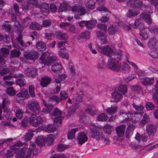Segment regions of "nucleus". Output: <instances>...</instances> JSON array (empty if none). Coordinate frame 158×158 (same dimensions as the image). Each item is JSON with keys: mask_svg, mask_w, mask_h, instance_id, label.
Masks as SVG:
<instances>
[{"mask_svg": "<svg viewBox=\"0 0 158 158\" xmlns=\"http://www.w3.org/2000/svg\"><path fill=\"white\" fill-rule=\"evenodd\" d=\"M148 46L150 48L157 47H158L156 39L153 38L150 39L148 43Z\"/></svg>", "mask_w": 158, "mask_h": 158, "instance_id": "38", "label": "nucleus"}, {"mask_svg": "<svg viewBox=\"0 0 158 158\" xmlns=\"http://www.w3.org/2000/svg\"><path fill=\"white\" fill-rule=\"evenodd\" d=\"M118 90L119 91L122 93L123 94L125 95L127 92V87L125 85L120 84L118 88Z\"/></svg>", "mask_w": 158, "mask_h": 158, "instance_id": "44", "label": "nucleus"}, {"mask_svg": "<svg viewBox=\"0 0 158 158\" xmlns=\"http://www.w3.org/2000/svg\"><path fill=\"white\" fill-rule=\"evenodd\" d=\"M113 130V126L108 124H106L103 127V130L105 133L110 135Z\"/></svg>", "mask_w": 158, "mask_h": 158, "instance_id": "32", "label": "nucleus"}, {"mask_svg": "<svg viewBox=\"0 0 158 158\" xmlns=\"http://www.w3.org/2000/svg\"><path fill=\"white\" fill-rule=\"evenodd\" d=\"M154 79L153 78L146 77L142 79L141 81V83L145 86L150 85H152L154 82Z\"/></svg>", "mask_w": 158, "mask_h": 158, "instance_id": "22", "label": "nucleus"}, {"mask_svg": "<svg viewBox=\"0 0 158 158\" xmlns=\"http://www.w3.org/2000/svg\"><path fill=\"white\" fill-rule=\"evenodd\" d=\"M56 130V127L53 125H49L47 126L45 128L46 132L48 133L53 132Z\"/></svg>", "mask_w": 158, "mask_h": 158, "instance_id": "54", "label": "nucleus"}, {"mask_svg": "<svg viewBox=\"0 0 158 158\" xmlns=\"http://www.w3.org/2000/svg\"><path fill=\"white\" fill-rule=\"evenodd\" d=\"M43 119H31L30 123L32 124L33 126L37 127L43 122Z\"/></svg>", "mask_w": 158, "mask_h": 158, "instance_id": "35", "label": "nucleus"}, {"mask_svg": "<svg viewBox=\"0 0 158 158\" xmlns=\"http://www.w3.org/2000/svg\"><path fill=\"white\" fill-rule=\"evenodd\" d=\"M97 36L100 40L101 44H103L106 42V36L105 34L100 31H98L97 32Z\"/></svg>", "mask_w": 158, "mask_h": 158, "instance_id": "15", "label": "nucleus"}, {"mask_svg": "<svg viewBox=\"0 0 158 158\" xmlns=\"http://www.w3.org/2000/svg\"><path fill=\"white\" fill-rule=\"evenodd\" d=\"M14 28L15 30L17 31L20 34L22 33L23 30V26L20 24L19 22H16L15 23Z\"/></svg>", "mask_w": 158, "mask_h": 158, "instance_id": "37", "label": "nucleus"}, {"mask_svg": "<svg viewBox=\"0 0 158 158\" xmlns=\"http://www.w3.org/2000/svg\"><path fill=\"white\" fill-rule=\"evenodd\" d=\"M122 70L124 73H128L130 71L131 69L129 65L127 64H125L123 66Z\"/></svg>", "mask_w": 158, "mask_h": 158, "instance_id": "62", "label": "nucleus"}, {"mask_svg": "<svg viewBox=\"0 0 158 158\" xmlns=\"http://www.w3.org/2000/svg\"><path fill=\"white\" fill-rule=\"evenodd\" d=\"M29 109L32 111L36 114L40 111V107L39 103L35 101H30L28 105Z\"/></svg>", "mask_w": 158, "mask_h": 158, "instance_id": "6", "label": "nucleus"}, {"mask_svg": "<svg viewBox=\"0 0 158 158\" xmlns=\"http://www.w3.org/2000/svg\"><path fill=\"white\" fill-rule=\"evenodd\" d=\"M111 94L112 97L117 101H119L122 98V94H119L117 91H114Z\"/></svg>", "mask_w": 158, "mask_h": 158, "instance_id": "40", "label": "nucleus"}, {"mask_svg": "<svg viewBox=\"0 0 158 158\" xmlns=\"http://www.w3.org/2000/svg\"><path fill=\"white\" fill-rule=\"evenodd\" d=\"M97 47L98 52L105 54L109 57H110L113 52L112 49L107 45L104 47H101L98 45Z\"/></svg>", "mask_w": 158, "mask_h": 158, "instance_id": "7", "label": "nucleus"}, {"mask_svg": "<svg viewBox=\"0 0 158 158\" xmlns=\"http://www.w3.org/2000/svg\"><path fill=\"white\" fill-rule=\"evenodd\" d=\"M90 128L91 137L97 141L101 140L105 134L102 132L101 127L100 126L92 124L91 125Z\"/></svg>", "mask_w": 158, "mask_h": 158, "instance_id": "1", "label": "nucleus"}, {"mask_svg": "<svg viewBox=\"0 0 158 158\" xmlns=\"http://www.w3.org/2000/svg\"><path fill=\"white\" fill-rule=\"evenodd\" d=\"M131 147L134 149H138L140 148V146L139 145V142L138 141H134L131 143Z\"/></svg>", "mask_w": 158, "mask_h": 158, "instance_id": "59", "label": "nucleus"}, {"mask_svg": "<svg viewBox=\"0 0 158 158\" xmlns=\"http://www.w3.org/2000/svg\"><path fill=\"white\" fill-rule=\"evenodd\" d=\"M135 128V126L133 125H129L127 128L125 134L126 137L127 138H129L131 136Z\"/></svg>", "mask_w": 158, "mask_h": 158, "instance_id": "19", "label": "nucleus"}, {"mask_svg": "<svg viewBox=\"0 0 158 158\" xmlns=\"http://www.w3.org/2000/svg\"><path fill=\"white\" fill-rule=\"evenodd\" d=\"M68 4L66 2H63L60 5L58 10V12H62L67 10L68 7Z\"/></svg>", "mask_w": 158, "mask_h": 158, "instance_id": "49", "label": "nucleus"}, {"mask_svg": "<svg viewBox=\"0 0 158 158\" xmlns=\"http://www.w3.org/2000/svg\"><path fill=\"white\" fill-rule=\"evenodd\" d=\"M140 32L139 33V34L142 37L143 39L144 40H146L148 38V35L147 32L145 31L144 28L143 29H141L140 30Z\"/></svg>", "mask_w": 158, "mask_h": 158, "instance_id": "63", "label": "nucleus"}, {"mask_svg": "<svg viewBox=\"0 0 158 158\" xmlns=\"http://www.w3.org/2000/svg\"><path fill=\"white\" fill-rule=\"evenodd\" d=\"M23 145H24V143L23 144L20 142H17L11 147V149L14 151L15 152L17 150H21L22 148H21V147Z\"/></svg>", "mask_w": 158, "mask_h": 158, "instance_id": "45", "label": "nucleus"}, {"mask_svg": "<svg viewBox=\"0 0 158 158\" xmlns=\"http://www.w3.org/2000/svg\"><path fill=\"white\" fill-rule=\"evenodd\" d=\"M16 82L17 85L20 87L26 85V81L24 79L19 78L17 80Z\"/></svg>", "mask_w": 158, "mask_h": 158, "instance_id": "56", "label": "nucleus"}, {"mask_svg": "<svg viewBox=\"0 0 158 158\" xmlns=\"http://www.w3.org/2000/svg\"><path fill=\"white\" fill-rule=\"evenodd\" d=\"M53 107L54 106L52 104H49L43 109L42 111L46 113H49L50 112Z\"/></svg>", "mask_w": 158, "mask_h": 158, "instance_id": "53", "label": "nucleus"}, {"mask_svg": "<svg viewBox=\"0 0 158 158\" xmlns=\"http://www.w3.org/2000/svg\"><path fill=\"white\" fill-rule=\"evenodd\" d=\"M149 54L153 58H155L158 57V47L151 48Z\"/></svg>", "mask_w": 158, "mask_h": 158, "instance_id": "33", "label": "nucleus"}, {"mask_svg": "<svg viewBox=\"0 0 158 158\" xmlns=\"http://www.w3.org/2000/svg\"><path fill=\"white\" fill-rule=\"evenodd\" d=\"M30 28L34 30H40L41 29L42 26L36 22L31 23L30 25Z\"/></svg>", "mask_w": 158, "mask_h": 158, "instance_id": "47", "label": "nucleus"}, {"mask_svg": "<svg viewBox=\"0 0 158 158\" xmlns=\"http://www.w3.org/2000/svg\"><path fill=\"white\" fill-rule=\"evenodd\" d=\"M157 130L155 125L152 124H148L146 126V131L149 137H153Z\"/></svg>", "mask_w": 158, "mask_h": 158, "instance_id": "10", "label": "nucleus"}, {"mask_svg": "<svg viewBox=\"0 0 158 158\" xmlns=\"http://www.w3.org/2000/svg\"><path fill=\"white\" fill-rule=\"evenodd\" d=\"M139 13V12L138 10L130 9L127 11L126 15L128 17L132 18L136 16Z\"/></svg>", "mask_w": 158, "mask_h": 158, "instance_id": "21", "label": "nucleus"}, {"mask_svg": "<svg viewBox=\"0 0 158 158\" xmlns=\"http://www.w3.org/2000/svg\"><path fill=\"white\" fill-rule=\"evenodd\" d=\"M118 29L115 26H111L108 28V31L109 34L110 35H113L118 31Z\"/></svg>", "mask_w": 158, "mask_h": 158, "instance_id": "41", "label": "nucleus"}, {"mask_svg": "<svg viewBox=\"0 0 158 158\" xmlns=\"http://www.w3.org/2000/svg\"><path fill=\"white\" fill-rule=\"evenodd\" d=\"M36 47L40 51L44 50L46 48L45 44L42 42H38L36 44Z\"/></svg>", "mask_w": 158, "mask_h": 158, "instance_id": "46", "label": "nucleus"}, {"mask_svg": "<svg viewBox=\"0 0 158 158\" xmlns=\"http://www.w3.org/2000/svg\"><path fill=\"white\" fill-rule=\"evenodd\" d=\"M23 55L25 58L33 60L37 59L40 56L38 53L34 50H27L24 52Z\"/></svg>", "mask_w": 158, "mask_h": 158, "instance_id": "4", "label": "nucleus"}, {"mask_svg": "<svg viewBox=\"0 0 158 158\" xmlns=\"http://www.w3.org/2000/svg\"><path fill=\"white\" fill-rule=\"evenodd\" d=\"M62 69L61 65L59 63L56 62L53 64L51 68L52 70L55 73L59 74Z\"/></svg>", "mask_w": 158, "mask_h": 158, "instance_id": "16", "label": "nucleus"}, {"mask_svg": "<svg viewBox=\"0 0 158 158\" xmlns=\"http://www.w3.org/2000/svg\"><path fill=\"white\" fill-rule=\"evenodd\" d=\"M140 18L143 19L144 21L148 24H150L152 23V20L150 15L149 14L146 13H143L140 15Z\"/></svg>", "mask_w": 158, "mask_h": 158, "instance_id": "18", "label": "nucleus"}, {"mask_svg": "<svg viewBox=\"0 0 158 158\" xmlns=\"http://www.w3.org/2000/svg\"><path fill=\"white\" fill-rule=\"evenodd\" d=\"M44 139L43 137L38 136L35 140V143L37 145L41 146L44 143Z\"/></svg>", "mask_w": 158, "mask_h": 158, "instance_id": "55", "label": "nucleus"}, {"mask_svg": "<svg viewBox=\"0 0 158 158\" xmlns=\"http://www.w3.org/2000/svg\"><path fill=\"white\" fill-rule=\"evenodd\" d=\"M51 79L50 77H45L42 78L40 84L43 87H46L49 84Z\"/></svg>", "mask_w": 158, "mask_h": 158, "instance_id": "28", "label": "nucleus"}, {"mask_svg": "<svg viewBox=\"0 0 158 158\" xmlns=\"http://www.w3.org/2000/svg\"><path fill=\"white\" fill-rule=\"evenodd\" d=\"M40 59L43 64L49 66L56 60V57L55 56H49L46 58V53L44 52L41 55Z\"/></svg>", "mask_w": 158, "mask_h": 158, "instance_id": "3", "label": "nucleus"}, {"mask_svg": "<svg viewBox=\"0 0 158 158\" xmlns=\"http://www.w3.org/2000/svg\"><path fill=\"white\" fill-rule=\"evenodd\" d=\"M105 66L104 59L102 57L98 61L96 67L99 70L101 71L104 69Z\"/></svg>", "mask_w": 158, "mask_h": 158, "instance_id": "29", "label": "nucleus"}, {"mask_svg": "<svg viewBox=\"0 0 158 158\" xmlns=\"http://www.w3.org/2000/svg\"><path fill=\"white\" fill-rule=\"evenodd\" d=\"M66 75L64 74H63L59 76V79H55V82L57 84L56 88V90L55 92V94H57L60 90L61 85L60 81H64L66 77Z\"/></svg>", "mask_w": 158, "mask_h": 158, "instance_id": "11", "label": "nucleus"}, {"mask_svg": "<svg viewBox=\"0 0 158 158\" xmlns=\"http://www.w3.org/2000/svg\"><path fill=\"white\" fill-rule=\"evenodd\" d=\"M95 2L92 0L89 1L86 4V6L90 9H92L95 8Z\"/></svg>", "mask_w": 158, "mask_h": 158, "instance_id": "64", "label": "nucleus"}, {"mask_svg": "<svg viewBox=\"0 0 158 158\" xmlns=\"http://www.w3.org/2000/svg\"><path fill=\"white\" fill-rule=\"evenodd\" d=\"M119 114L120 116L123 117L127 116V118H129L130 117V116L131 115V113L129 111L126 112L124 110H121L120 111Z\"/></svg>", "mask_w": 158, "mask_h": 158, "instance_id": "52", "label": "nucleus"}, {"mask_svg": "<svg viewBox=\"0 0 158 158\" xmlns=\"http://www.w3.org/2000/svg\"><path fill=\"white\" fill-rule=\"evenodd\" d=\"M126 129L125 125H119L116 127L115 131L117 135L118 136H122L124 135L125 131Z\"/></svg>", "mask_w": 158, "mask_h": 158, "instance_id": "14", "label": "nucleus"}, {"mask_svg": "<svg viewBox=\"0 0 158 158\" xmlns=\"http://www.w3.org/2000/svg\"><path fill=\"white\" fill-rule=\"evenodd\" d=\"M51 116H53L56 118H60L61 117L62 111L57 108H56L53 110L51 113Z\"/></svg>", "mask_w": 158, "mask_h": 158, "instance_id": "25", "label": "nucleus"}, {"mask_svg": "<svg viewBox=\"0 0 158 158\" xmlns=\"http://www.w3.org/2000/svg\"><path fill=\"white\" fill-rule=\"evenodd\" d=\"M21 52L20 51L17 49H14L10 52V58L18 57L19 56Z\"/></svg>", "mask_w": 158, "mask_h": 158, "instance_id": "48", "label": "nucleus"}, {"mask_svg": "<svg viewBox=\"0 0 158 158\" xmlns=\"http://www.w3.org/2000/svg\"><path fill=\"white\" fill-rule=\"evenodd\" d=\"M60 101L59 98L56 96H54L50 97L48 98L49 102H53L54 101H55L56 103H58L59 101Z\"/></svg>", "mask_w": 158, "mask_h": 158, "instance_id": "60", "label": "nucleus"}, {"mask_svg": "<svg viewBox=\"0 0 158 158\" xmlns=\"http://www.w3.org/2000/svg\"><path fill=\"white\" fill-rule=\"evenodd\" d=\"M69 148V146L68 145L60 143L58 144L57 150L59 152H61L66 149Z\"/></svg>", "mask_w": 158, "mask_h": 158, "instance_id": "50", "label": "nucleus"}, {"mask_svg": "<svg viewBox=\"0 0 158 158\" xmlns=\"http://www.w3.org/2000/svg\"><path fill=\"white\" fill-rule=\"evenodd\" d=\"M77 108V107L73 105L72 106L70 107L69 110L68 111L66 117L68 118L71 117L73 115L75 112Z\"/></svg>", "mask_w": 158, "mask_h": 158, "instance_id": "27", "label": "nucleus"}, {"mask_svg": "<svg viewBox=\"0 0 158 158\" xmlns=\"http://www.w3.org/2000/svg\"><path fill=\"white\" fill-rule=\"evenodd\" d=\"M56 38L60 40H65L68 39L67 34L60 31H56Z\"/></svg>", "mask_w": 158, "mask_h": 158, "instance_id": "17", "label": "nucleus"}, {"mask_svg": "<svg viewBox=\"0 0 158 158\" xmlns=\"http://www.w3.org/2000/svg\"><path fill=\"white\" fill-rule=\"evenodd\" d=\"M35 147V145L34 143H30L29 148L28 149L27 148V149L26 150L27 157L31 156L32 153V151L34 149Z\"/></svg>", "mask_w": 158, "mask_h": 158, "instance_id": "43", "label": "nucleus"}, {"mask_svg": "<svg viewBox=\"0 0 158 158\" xmlns=\"http://www.w3.org/2000/svg\"><path fill=\"white\" fill-rule=\"evenodd\" d=\"M155 93L153 94V99L158 103V86L156 85L154 88Z\"/></svg>", "mask_w": 158, "mask_h": 158, "instance_id": "58", "label": "nucleus"}, {"mask_svg": "<svg viewBox=\"0 0 158 158\" xmlns=\"http://www.w3.org/2000/svg\"><path fill=\"white\" fill-rule=\"evenodd\" d=\"M142 20L141 19H135V23L132 25V27L134 28H136L138 27H139V30H141V29L144 28V26L142 24Z\"/></svg>", "mask_w": 158, "mask_h": 158, "instance_id": "20", "label": "nucleus"}, {"mask_svg": "<svg viewBox=\"0 0 158 158\" xmlns=\"http://www.w3.org/2000/svg\"><path fill=\"white\" fill-rule=\"evenodd\" d=\"M77 128H74L72 129L68 133L67 137L69 139H73L75 137V133L77 131Z\"/></svg>", "mask_w": 158, "mask_h": 158, "instance_id": "39", "label": "nucleus"}, {"mask_svg": "<svg viewBox=\"0 0 158 158\" xmlns=\"http://www.w3.org/2000/svg\"><path fill=\"white\" fill-rule=\"evenodd\" d=\"M107 65L109 68L113 71L118 72L121 69V64L118 61L112 57L109 59Z\"/></svg>", "mask_w": 158, "mask_h": 158, "instance_id": "2", "label": "nucleus"}, {"mask_svg": "<svg viewBox=\"0 0 158 158\" xmlns=\"http://www.w3.org/2000/svg\"><path fill=\"white\" fill-rule=\"evenodd\" d=\"M8 22V21L5 22L2 26V28L6 31L10 32L11 29L10 25L9 23H6V22Z\"/></svg>", "mask_w": 158, "mask_h": 158, "instance_id": "57", "label": "nucleus"}, {"mask_svg": "<svg viewBox=\"0 0 158 158\" xmlns=\"http://www.w3.org/2000/svg\"><path fill=\"white\" fill-rule=\"evenodd\" d=\"M84 96V93L83 91H80L78 92L77 96L74 97L73 99V105L77 107L78 104L82 101Z\"/></svg>", "mask_w": 158, "mask_h": 158, "instance_id": "9", "label": "nucleus"}, {"mask_svg": "<svg viewBox=\"0 0 158 158\" xmlns=\"http://www.w3.org/2000/svg\"><path fill=\"white\" fill-rule=\"evenodd\" d=\"M17 96L19 97L22 98L23 99L27 98L29 96L27 90L25 89H22L19 93L17 94Z\"/></svg>", "mask_w": 158, "mask_h": 158, "instance_id": "23", "label": "nucleus"}, {"mask_svg": "<svg viewBox=\"0 0 158 158\" xmlns=\"http://www.w3.org/2000/svg\"><path fill=\"white\" fill-rule=\"evenodd\" d=\"M58 55L60 57L63 58L68 59L69 58V54L64 51L62 50L61 48L59 51Z\"/></svg>", "mask_w": 158, "mask_h": 158, "instance_id": "42", "label": "nucleus"}, {"mask_svg": "<svg viewBox=\"0 0 158 158\" xmlns=\"http://www.w3.org/2000/svg\"><path fill=\"white\" fill-rule=\"evenodd\" d=\"M90 33L88 31H86L80 34L77 37L78 40L81 39H89L90 38Z\"/></svg>", "mask_w": 158, "mask_h": 158, "instance_id": "31", "label": "nucleus"}, {"mask_svg": "<svg viewBox=\"0 0 158 158\" xmlns=\"http://www.w3.org/2000/svg\"><path fill=\"white\" fill-rule=\"evenodd\" d=\"M88 139L86 135L83 132H81L79 133L77 139L79 144L82 145L86 142Z\"/></svg>", "mask_w": 158, "mask_h": 158, "instance_id": "12", "label": "nucleus"}, {"mask_svg": "<svg viewBox=\"0 0 158 158\" xmlns=\"http://www.w3.org/2000/svg\"><path fill=\"white\" fill-rule=\"evenodd\" d=\"M71 10L73 12H75L78 13L80 15H76L74 17L77 19H80V16H82L86 13L85 8L78 5H75L71 7Z\"/></svg>", "mask_w": 158, "mask_h": 158, "instance_id": "5", "label": "nucleus"}, {"mask_svg": "<svg viewBox=\"0 0 158 158\" xmlns=\"http://www.w3.org/2000/svg\"><path fill=\"white\" fill-rule=\"evenodd\" d=\"M86 27L89 29L93 28L96 23V21L94 20L86 21Z\"/></svg>", "mask_w": 158, "mask_h": 158, "instance_id": "51", "label": "nucleus"}, {"mask_svg": "<svg viewBox=\"0 0 158 158\" xmlns=\"http://www.w3.org/2000/svg\"><path fill=\"white\" fill-rule=\"evenodd\" d=\"M24 147L21 148V150H17L15 152L16 158H26L29 157L27 156L26 150L27 149V145L26 143H24Z\"/></svg>", "mask_w": 158, "mask_h": 158, "instance_id": "8", "label": "nucleus"}, {"mask_svg": "<svg viewBox=\"0 0 158 158\" xmlns=\"http://www.w3.org/2000/svg\"><path fill=\"white\" fill-rule=\"evenodd\" d=\"M55 138V135L52 134H50L46 138L45 143L48 145H52L53 143Z\"/></svg>", "mask_w": 158, "mask_h": 158, "instance_id": "34", "label": "nucleus"}, {"mask_svg": "<svg viewBox=\"0 0 158 158\" xmlns=\"http://www.w3.org/2000/svg\"><path fill=\"white\" fill-rule=\"evenodd\" d=\"M37 70L34 68H27L25 71L26 75L29 77L34 78L37 75Z\"/></svg>", "mask_w": 158, "mask_h": 158, "instance_id": "13", "label": "nucleus"}, {"mask_svg": "<svg viewBox=\"0 0 158 158\" xmlns=\"http://www.w3.org/2000/svg\"><path fill=\"white\" fill-rule=\"evenodd\" d=\"M33 134L30 130H29L25 136V140L26 141H29L31 140L33 136Z\"/></svg>", "mask_w": 158, "mask_h": 158, "instance_id": "61", "label": "nucleus"}, {"mask_svg": "<svg viewBox=\"0 0 158 158\" xmlns=\"http://www.w3.org/2000/svg\"><path fill=\"white\" fill-rule=\"evenodd\" d=\"M17 119H4V120L1 121L2 125L6 126L13 127L12 122H15L17 121Z\"/></svg>", "mask_w": 158, "mask_h": 158, "instance_id": "26", "label": "nucleus"}, {"mask_svg": "<svg viewBox=\"0 0 158 158\" xmlns=\"http://www.w3.org/2000/svg\"><path fill=\"white\" fill-rule=\"evenodd\" d=\"M19 7L18 4L15 3L13 6V9L11 10V11H10L11 15L16 14V15H19Z\"/></svg>", "mask_w": 158, "mask_h": 158, "instance_id": "36", "label": "nucleus"}, {"mask_svg": "<svg viewBox=\"0 0 158 158\" xmlns=\"http://www.w3.org/2000/svg\"><path fill=\"white\" fill-rule=\"evenodd\" d=\"M118 107L115 105H111V106L108 107L106 111L108 114L112 115L115 113L117 110Z\"/></svg>", "mask_w": 158, "mask_h": 158, "instance_id": "24", "label": "nucleus"}, {"mask_svg": "<svg viewBox=\"0 0 158 158\" xmlns=\"http://www.w3.org/2000/svg\"><path fill=\"white\" fill-rule=\"evenodd\" d=\"M147 136L145 134L141 135L138 133H137L135 135V138L137 140L138 142L140 141L145 142L147 140Z\"/></svg>", "mask_w": 158, "mask_h": 158, "instance_id": "30", "label": "nucleus"}]
</instances>
